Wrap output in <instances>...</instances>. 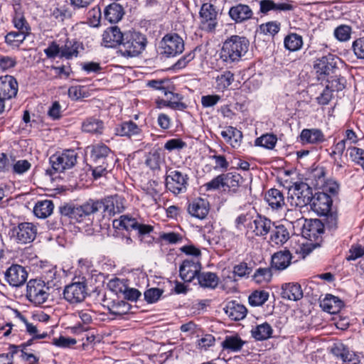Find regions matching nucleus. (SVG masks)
Here are the masks:
<instances>
[{
    "instance_id": "obj_17",
    "label": "nucleus",
    "mask_w": 364,
    "mask_h": 364,
    "mask_svg": "<svg viewBox=\"0 0 364 364\" xmlns=\"http://www.w3.org/2000/svg\"><path fill=\"white\" fill-rule=\"evenodd\" d=\"M228 15L236 23H242L252 19L254 13L250 6L240 3L230 7Z\"/></svg>"
},
{
    "instance_id": "obj_29",
    "label": "nucleus",
    "mask_w": 364,
    "mask_h": 364,
    "mask_svg": "<svg viewBox=\"0 0 364 364\" xmlns=\"http://www.w3.org/2000/svg\"><path fill=\"white\" fill-rule=\"evenodd\" d=\"M171 88L168 85L164 92L167 103H168V107L175 110L183 111L188 106L186 103L181 102L183 97L178 93H173L170 90Z\"/></svg>"
},
{
    "instance_id": "obj_37",
    "label": "nucleus",
    "mask_w": 364,
    "mask_h": 364,
    "mask_svg": "<svg viewBox=\"0 0 364 364\" xmlns=\"http://www.w3.org/2000/svg\"><path fill=\"white\" fill-rule=\"evenodd\" d=\"M242 181V177L236 172L224 173V187L228 188L229 191L233 193L237 192Z\"/></svg>"
},
{
    "instance_id": "obj_22",
    "label": "nucleus",
    "mask_w": 364,
    "mask_h": 364,
    "mask_svg": "<svg viewBox=\"0 0 364 364\" xmlns=\"http://www.w3.org/2000/svg\"><path fill=\"white\" fill-rule=\"evenodd\" d=\"M200 266L191 260H184L179 268L181 278L186 282H191L194 278H198Z\"/></svg>"
},
{
    "instance_id": "obj_20",
    "label": "nucleus",
    "mask_w": 364,
    "mask_h": 364,
    "mask_svg": "<svg viewBox=\"0 0 364 364\" xmlns=\"http://www.w3.org/2000/svg\"><path fill=\"white\" fill-rule=\"evenodd\" d=\"M37 233L36 226L30 223H22L16 230V239L19 243L26 244L32 242Z\"/></svg>"
},
{
    "instance_id": "obj_16",
    "label": "nucleus",
    "mask_w": 364,
    "mask_h": 364,
    "mask_svg": "<svg viewBox=\"0 0 364 364\" xmlns=\"http://www.w3.org/2000/svg\"><path fill=\"white\" fill-rule=\"evenodd\" d=\"M119 46V53L122 56L127 58L136 56V33L135 31L125 33Z\"/></svg>"
},
{
    "instance_id": "obj_15",
    "label": "nucleus",
    "mask_w": 364,
    "mask_h": 364,
    "mask_svg": "<svg viewBox=\"0 0 364 364\" xmlns=\"http://www.w3.org/2000/svg\"><path fill=\"white\" fill-rule=\"evenodd\" d=\"M5 277L10 285L18 287L26 282L28 273L23 267L19 264H12L6 271Z\"/></svg>"
},
{
    "instance_id": "obj_48",
    "label": "nucleus",
    "mask_w": 364,
    "mask_h": 364,
    "mask_svg": "<svg viewBox=\"0 0 364 364\" xmlns=\"http://www.w3.org/2000/svg\"><path fill=\"white\" fill-rule=\"evenodd\" d=\"M82 129L85 132L97 133L102 129V122L95 118L87 119L82 126Z\"/></svg>"
},
{
    "instance_id": "obj_55",
    "label": "nucleus",
    "mask_w": 364,
    "mask_h": 364,
    "mask_svg": "<svg viewBox=\"0 0 364 364\" xmlns=\"http://www.w3.org/2000/svg\"><path fill=\"white\" fill-rule=\"evenodd\" d=\"M78 53L77 46L76 42H71L68 41L64 47L61 48L60 55L63 57H65L68 59L73 58V56H77Z\"/></svg>"
},
{
    "instance_id": "obj_47",
    "label": "nucleus",
    "mask_w": 364,
    "mask_h": 364,
    "mask_svg": "<svg viewBox=\"0 0 364 364\" xmlns=\"http://www.w3.org/2000/svg\"><path fill=\"white\" fill-rule=\"evenodd\" d=\"M348 151L350 160L364 168V149L356 146H350L348 148Z\"/></svg>"
},
{
    "instance_id": "obj_1",
    "label": "nucleus",
    "mask_w": 364,
    "mask_h": 364,
    "mask_svg": "<svg viewBox=\"0 0 364 364\" xmlns=\"http://www.w3.org/2000/svg\"><path fill=\"white\" fill-rule=\"evenodd\" d=\"M250 42L245 36L233 35L223 44L220 56L226 64L239 62L248 51Z\"/></svg>"
},
{
    "instance_id": "obj_39",
    "label": "nucleus",
    "mask_w": 364,
    "mask_h": 364,
    "mask_svg": "<svg viewBox=\"0 0 364 364\" xmlns=\"http://www.w3.org/2000/svg\"><path fill=\"white\" fill-rule=\"evenodd\" d=\"M272 332L273 330L272 326L267 323L257 325L251 331L252 337L257 341L268 339L271 337Z\"/></svg>"
},
{
    "instance_id": "obj_6",
    "label": "nucleus",
    "mask_w": 364,
    "mask_h": 364,
    "mask_svg": "<svg viewBox=\"0 0 364 364\" xmlns=\"http://www.w3.org/2000/svg\"><path fill=\"white\" fill-rule=\"evenodd\" d=\"M161 53L166 57H173L184 50V42L176 33L166 34L160 43Z\"/></svg>"
},
{
    "instance_id": "obj_64",
    "label": "nucleus",
    "mask_w": 364,
    "mask_h": 364,
    "mask_svg": "<svg viewBox=\"0 0 364 364\" xmlns=\"http://www.w3.org/2000/svg\"><path fill=\"white\" fill-rule=\"evenodd\" d=\"M353 52L359 59H364V38L356 39L352 45Z\"/></svg>"
},
{
    "instance_id": "obj_33",
    "label": "nucleus",
    "mask_w": 364,
    "mask_h": 364,
    "mask_svg": "<svg viewBox=\"0 0 364 364\" xmlns=\"http://www.w3.org/2000/svg\"><path fill=\"white\" fill-rule=\"evenodd\" d=\"M270 232V240L276 245H284L290 237L289 232L284 225H274Z\"/></svg>"
},
{
    "instance_id": "obj_30",
    "label": "nucleus",
    "mask_w": 364,
    "mask_h": 364,
    "mask_svg": "<svg viewBox=\"0 0 364 364\" xmlns=\"http://www.w3.org/2000/svg\"><path fill=\"white\" fill-rule=\"evenodd\" d=\"M282 296L291 301H298L303 297V291L298 283H288L282 285Z\"/></svg>"
},
{
    "instance_id": "obj_60",
    "label": "nucleus",
    "mask_w": 364,
    "mask_h": 364,
    "mask_svg": "<svg viewBox=\"0 0 364 364\" xmlns=\"http://www.w3.org/2000/svg\"><path fill=\"white\" fill-rule=\"evenodd\" d=\"M328 84L326 85L328 87L332 92L341 91L345 88L346 80L344 77L335 76V78L327 80Z\"/></svg>"
},
{
    "instance_id": "obj_36",
    "label": "nucleus",
    "mask_w": 364,
    "mask_h": 364,
    "mask_svg": "<svg viewBox=\"0 0 364 364\" xmlns=\"http://www.w3.org/2000/svg\"><path fill=\"white\" fill-rule=\"evenodd\" d=\"M199 284L205 288L215 289L219 282V278L215 273L203 272L198 274Z\"/></svg>"
},
{
    "instance_id": "obj_42",
    "label": "nucleus",
    "mask_w": 364,
    "mask_h": 364,
    "mask_svg": "<svg viewBox=\"0 0 364 364\" xmlns=\"http://www.w3.org/2000/svg\"><path fill=\"white\" fill-rule=\"evenodd\" d=\"M310 179L312 181V185L316 188L319 189L321 186H323L326 180V170L323 166H317L312 170L310 174Z\"/></svg>"
},
{
    "instance_id": "obj_26",
    "label": "nucleus",
    "mask_w": 364,
    "mask_h": 364,
    "mask_svg": "<svg viewBox=\"0 0 364 364\" xmlns=\"http://www.w3.org/2000/svg\"><path fill=\"white\" fill-rule=\"evenodd\" d=\"M326 140L322 131L318 129H304L300 134L302 144H318Z\"/></svg>"
},
{
    "instance_id": "obj_12",
    "label": "nucleus",
    "mask_w": 364,
    "mask_h": 364,
    "mask_svg": "<svg viewBox=\"0 0 364 364\" xmlns=\"http://www.w3.org/2000/svg\"><path fill=\"white\" fill-rule=\"evenodd\" d=\"M274 223L265 216L257 215L247 225V228L257 237H265L270 232Z\"/></svg>"
},
{
    "instance_id": "obj_46",
    "label": "nucleus",
    "mask_w": 364,
    "mask_h": 364,
    "mask_svg": "<svg viewBox=\"0 0 364 364\" xmlns=\"http://www.w3.org/2000/svg\"><path fill=\"white\" fill-rule=\"evenodd\" d=\"M19 6L18 8L15 7V15L13 18V22L16 28L18 31H24L25 33H29L31 31V28L27 23L24 16L23 14L18 11Z\"/></svg>"
},
{
    "instance_id": "obj_49",
    "label": "nucleus",
    "mask_w": 364,
    "mask_h": 364,
    "mask_svg": "<svg viewBox=\"0 0 364 364\" xmlns=\"http://www.w3.org/2000/svg\"><path fill=\"white\" fill-rule=\"evenodd\" d=\"M110 153V149L105 144H97L92 146L91 156L96 162L105 159Z\"/></svg>"
},
{
    "instance_id": "obj_28",
    "label": "nucleus",
    "mask_w": 364,
    "mask_h": 364,
    "mask_svg": "<svg viewBox=\"0 0 364 364\" xmlns=\"http://www.w3.org/2000/svg\"><path fill=\"white\" fill-rule=\"evenodd\" d=\"M225 314L234 321H240L243 319L246 315L247 310L246 307L235 301H229L224 308Z\"/></svg>"
},
{
    "instance_id": "obj_50",
    "label": "nucleus",
    "mask_w": 364,
    "mask_h": 364,
    "mask_svg": "<svg viewBox=\"0 0 364 364\" xmlns=\"http://www.w3.org/2000/svg\"><path fill=\"white\" fill-rule=\"evenodd\" d=\"M277 138L274 134H267L257 138L255 145L264 147L268 149H272L275 146Z\"/></svg>"
},
{
    "instance_id": "obj_21",
    "label": "nucleus",
    "mask_w": 364,
    "mask_h": 364,
    "mask_svg": "<svg viewBox=\"0 0 364 364\" xmlns=\"http://www.w3.org/2000/svg\"><path fill=\"white\" fill-rule=\"evenodd\" d=\"M188 211L193 217L204 219L209 212V203L201 198H195L189 203Z\"/></svg>"
},
{
    "instance_id": "obj_3",
    "label": "nucleus",
    "mask_w": 364,
    "mask_h": 364,
    "mask_svg": "<svg viewBox=\"0 0 364 364\" xmlns=\"http://www.w3.org/2000/svg\"><path fill=\"white\" fill-rule=\"evenodd\" d=\"M199 28L205 32H215L218 25V12L210 3L202 4L199 11Z\"/></svg>"
},
{
    "instance_id": "obj_5",
    "label": "nucleus",
    "mask_w": 364,
    "mask_h": 364,
    "mask_svg": "<svg viewBox=\"0 0 364 364\" xmlns=\"http://www.w3.org/2000/svg\"><path fill=\"white\" fill-rule=\"evenodd\" d=\"M49 287L41 279H31L26 286V297L36 305L43 304L48 299Z\"/></svg>"
},
{
    "instance_id": "obj_59",
    "label": "nucleus",
    "mask_w": 364,
    "mask_h": 364,
    "mask_svg": "<svg viewBox=\"0 0 364 364\" xmlns=\"http://www.w3.org/2000/svg\"><path fill=\"white\" fill-rule=\"evenodd\" d=\"M101 18V10L99 6H95L87 13V20L91 26L97 27L100 25Z\"/></svg>"
},
{
    "instance_id": "obj_61",
    "label": "nucleus",
    "mask_w": 364,
    "mask_h": 364,
    "mask_svg": "<svg viewBox=\"0 0 364 364\" xmlns=\"http://www.w3.org/2000/svg\"><path fill=\"white\" fill-rule=\"evenodd\" d=\"M51 16L60 21H63L65 18H70L71 15L65 6H55L51 11Z\"/></svg>"
},
{
    "instance_id": "obj_52",
    "label": "nucleus",
    "mask_w": 364,
    "mask_h": 364,
    "mask_svg": "<svg viewBox=\"0 0 364 364\" xmlns=\"http://www.w3.org/2000/svg\"><path fill=\"white\" fill-rule=\"evenodd\" d=\"M281 23L277 21H269L259 26V31L264 35H276L280 30Z\"/></svg>"
},
{
    "instance_id": "obj_4",
    "label": "nucleus",
    "mask_w": 364,
    "mask_h": 364,
    "mask_svg": "<svg viewBox=\"0 0 364 364\" xmlns=\"http://www.w3.org/2000/svg\"><path fill=\"white\" fill-rule=\"evenodd\" d=\"M291 196L287 198V201L291 206L303 208L306 205H311L314 195L311 188L306 183H296L293 186Z\"/></svg>"
},
{
    "instance_id": "obj_23",
    "label": "nucleus",
    "mask_w": 364,
    "mask_h": 364,
    "mask_svg": "<svg viewBox=\"0 0 364 364\" xmlns=\"http://www.w3.org/2000/svg\"><path fill=\"white\" fill-rule=\"evenodd\" d=\"M103 306L106 308L109 312L114 316H121L132 312V305L127 301L122 300H112L107 299L103 300Z\"/></svg>"
},
{
    "instance_id": "obj_63",
    "label": "nucleus",
    "mask_w": 364,
    "mask_h": 364,
    "mask_svg": "<svg viewBox=\"0 0 364 364\" xmlns=\"http://www.w3.org/2000/svg\"><path fill=\"white\" fill-rule=\"evenodd\" d=\"M364 255V248L360 245H352L346 257L348 261L355 260Z\"/></svg>"
},
{
    "instance_id": "obj_53",
    "label": "nucleus",
    "mask_w": 364,
    "mask_h": 364,
    "mask_svg": "<svg viewBox=\"0 0 364 364\" xmlns=\"http://www.w3.org/2000/svg\"><path fill=\"white\" fill-rule=\"evenodd\" d=\"M117 132L121 136L130 137L136 133V125L131 121L125 122L117 129Z\"/></svg>"
},
{
    "instance_id": "obj_10",
    "label": "nucleus",
    "mask_w": 364,
    "mask_h": 364,
    "mask_svg": "<svg viewBox=\"0 0 364 364\" xmlns=\"http://www.w3.org/2000/svg\"><path fill=\"white\" fill-rule=\"evenodd\" d=\"M98 211L107 213L109 215L120 213L124 210V200L122 197L115 195L103 200H95Z\"/></svg>"
},
{
    "instance_id": "obj_7",
    "label": "nucleus",
    "mask_w": 364,
    "mask_h": 364,
    "mask_svg": "<svg viewBox=\"0 0 364 364\" xmlns=\"http://www.w3.org/2000/svg\"><path fill=\"white\" fill-rule=\"evenodd\" d=\"M77 154L74 150H65L50 157V163L56 172H63L73 168L77 162Z\"/></svg>"
},
{
    "instance_id": "obj_43",
    "label": "nucleus",
    "mask_w": 364,
    "mask_h": 364,
    "mask_svg": "<svg viewBox=\"0 0 364 364\" xmlns=\"http://www.w3.org/2000/svg\"><path fill=\"white\" fill-rule=\"evenodd\" d=\"M29 34V33H25L22 31H12L5 36V41L9 46L18 47Z\"/></svg>"
},
{
    "instance_id": "obj_8",
    "label": "nucleus",
    "mask_w": 364,
    "mask_h": 364,
    "mask_svg": "<svg viewBox=\"0 0 364 364\" xmlns=\"http://www.w3.org/2000/svg\"><path fill=\"white\" fill-rule=\"evenodd\" d=\"M188 176L179 171H171L166 178V188L174 195L185 193L187 190Z\"/></svg>"
},
{
    "instance_id": "obj_2",
    "label": "nucleus",
    "mask_w": 364,
    "mask_h": 364,
    "mask_svg": "<svg viewBox=\"0 0 364 364\" xmlns=\"http://www.w3.org/2000/svg\"><path fill=\"white\" fill-rule=\"evenodd\" d=\"M62 215L69 218L77 223H83L90 225L93 221V215L99 212L95 200H89L84 204L75 206L66 204L60 208Z\"/></svg>"
},
{
    "instance_id": "obj_38",
    "label": "nucleus",
    "mask_w": 364,
    "mask_h": 364,
    "mask_svg": "<svg viewBox=\"0 0 364 364\" xmlns=\"http://www.w3.org/2000/svg\"><path fill=\"white\" fill-rule=\"evenodd\" d=\"M112 225L114 228H122L127 232H135L136 230V220L125 215L120 216L118 220H114Z\"/></svg>"
},
{
    "instance_id": "obj_35",
    "label": "nucleus",
    "mask_w": 364,
    "mask_h": 364,
    "mask_svg": "<svg viewBox=\"0 0 364 364\" xmlns=\"http://www.w3.org/2000/svg\"><path fill=\"white\" fill-rule=\"evenodd\" d=\"M244 344L245 341L237 335H235L227 336L222 342L221 346L225 350L238 352L242 349Z\"/></svg>"
},
{
    "instance_id": "obj_54",
    "label": "nucleus",
    "mask_w": 364,
    "mask_h": 364,
    "mask_svg": "<svg viewBox=\"0 0 364 364\" xmlns=\"http://www.w3.org/2000/svg\"><path fill=\"white\" fill-rule=\"evenodd\" d=\"M272 270L269 267L259 268L254 274V279L257 283L269 282L272 279Z\"/></svg>"
},
{
    "instance_id": "obj_11",
    "label": "nucleus",
    "mask_w": 364,
    "mask_h": 364,
    "mask_svg": "<svg viewBox=\"0 0 364 364\" xmlns=\"http://www.w3.org/2000/svg\"><path fill=\"white\" fill-rule=\"evenodd\" d=\"M333 200L328 193L316 192L311 198V208L318 215H326L329 213Z\"/></svg>"
},
{
    "instance_id": "obj_56",
    "label": "nucleus",
    "mask_w": 364,
    "mask_h": 364,
    "mask_svg": "<svg viewBox=\"0 0 364 364\" xmlns=\"http://www.w3.org/2000/svg\"><path fill=\"white\" fill-rule=\"evenodd\" d=\"M15 156L4 153L0 154V172H9L12 170Z\"/></svg>"
},
{
    "instance_id": "obj_41",
    "label": "nucleus",
    "mask_w": 364,
    "mask_h": 364,
    "mask_svg": "<svg viewBox=\"0 0 364 364\" xmlns=\"http://www.w3.org/2000/svg\"><path fill=\"white\" fill-rule=\"evenodd\" d=\"M161 162L162 159L158 149L151 150L145 156V164L153 171L159 170Z\"/></svg>"
},
{
    "instance_id": "obj_45",
    "label": "nucleus",
    "mask_w": 364,
    "mask_h": 364,
    "mask_svg": "<svg viewBox=\"0 0 364 364\" xmlns=\"http://www.w3.org/2000/svg\"><path fill=\"white\" fill-rule=\"evenodd\" d=\"M234 81V75L230 71H225L216 77V86L220 90L228 88Z\"/></svg>"
},
{
    "instance_id": "obj_13",
    "label": "nucleus",
    "mask_w": 364,
    "mask_h": 364,
    "mask_svg": "<svg viewBox=\"0 0 364 364\" xmlns=\"http://www.w3.org/2000/svg\"><path fill=\"white\" fill-rule=\"evenodd\" d=\"M324 224L318 219L304 220L301 234L311 240L317 241L323 233Z\"/></svg>"
},
{
    "instance_id": "obj_58",
    "label": "nucleus",
    "mask_w": 364,
    "mask_h": 364,
    "mask_svg": "<svg viewBox=\"0 0 364 364\" xmlns=\"http://www.w3.org/2000/svg\"><path fill=\"white\" fill-rule=\"evenodd\" d=\"M31 167V163L26 159L22 160H16V158L14 161V165L12 167V171L14 173L16 174H23L27 171H28Z\"/></svg>"
},
{
    "instance_id": "obj_27",
    "label": "nucleus",
    "mask_w": 364,
    "mask_h": 364,
    "mask_svg": "<svg viewBox=\"0 0 364 364\" xmlns=\"http://www.w3.org/2000/svg\"><path fill=\"white\" fill-rule=\"evenodd\" d=\"M265 201L272 210H281L285 205V199L283 193L277 189L271 188L267 191L264 196Z\"/></svg>"
},
{
    "instance_id": "obj_19",
    "label": "nucleus",
    "mask_w": 364,
    "mask_h": 364,
    "mask_svg": "<svg viewBox=\"0 0 364 364\" xmlns=\"http://www.w3.org/2000/svg\"><path fill=\"white\" fill-rule=\"evenodd\" d=\"M124 34L117 26H110L102 33V44L107 48H114L119 45L123 40Z\"/></svg>"
},
{
    "instance_id": "obj_18",
    "label": "nucleus",
    "mask_w": 364,
    "mask_h": 364,
    "mask_svg": "<svg viewBox=\"0 0 364 364\" xmlns=\"http://www.w3.org/2000/svg\"><path fill=\"white\" fill-rule=\"evenodd\" d=\"M18 92V82L11 75L0 77V97L9 100L16 97Z\"/></svg>"
},
{
    "instance_id": "obj_34",
    "label": "nucleus",
    "mask_w": 364,
    "mask_h": 364,
    "mask_svg": "<svg viewBox=\"0 0 364 364\" xmlns=\"http://www.w3.org/2000/svg\"><path fill=\"white\" fill-rule=\"evenodd\" d=\"M54 205L51 200H44L37 202L33 208V213L38 218H46L50 216L53 211Z\"/></svg>"
},
{
    "instance_id": "obj_31",
    "label": "nucleus",
    "mask_w": 364,
    "mask_h": 364,
    "mask_svg": "<svg viewBox=\"0 0 364 364\" xmlns=\"http://www.w3.org/2000/svg\"><path fill=\"white\" fill-rule=\"evenodd\" d=\"M124 14L123 7L117 4L112 3L106 6L104 11L105 18L111 23L119 22Z\"/></svg>"
},
{
    "instance_id": "obj_24",
    "label": "nucleus",
    "mask_w": 364,
    "mask_h": 364,
    "mask_svg": "<svg viewBox=\"0 0 364 364\" xmlns=\"http://www.w3.org/2000/svg\"><path fill=\"white\" fill-rule=\"evenodd\" d=\"M259 4V12L267 14L271 11H289L294 9V6L288 2L276 3L273 0H261Z\"/></svg>"
},
{
    "instance_id": "obj_9",
    "label": "nucleus",
    "mask_w": 364,
    "mask_h": 364,
    "mask_svg": "<svg viewBox=\"0 0 364 364\" xmlns=\"http://www.w3.org/2000/svg\"><path fill=\"white\" fill-rule=\"evenodd\" d=\"M338 58L331 54L323 56L316 60L314 68L317 73L318 79L324 78L336 73L337 61Z\"/></svg>"
},
{
    "instance_id": "obj_57",
    "label": "nucleus",
    "mask_w": 364,
    "mask_h": 364,
    "mask_svg": "<svg viewBox=\"0 0 364 364\" xmlns=\"http://www.w3.org/2000/svg\"><path fill=\"white\" fill-rule=\"evenodd\" d=\"M351 28L346 25H341L334 31L335 37L340 41H346L350 38Z\"/></svg>"
},
{
    "instance_id": "obj_40",
    "label": "nucleus",
    "mask_w": 364,
    "mask_h": 364,
    "mask_svg": "<svg viewBox=\"0 0 364 364\" xmlns=\"http://www.w3.org/2000/svg\"><path fill=\"white\" fill-rule=\"evenodd\" d=\"M284 46L290 51H296L303 46L301 36L297 33H290L284 38Z\"/></svg>"
},
{
    "instance_id": "obj_25",
    "label": "nucleus",
    "mask_w": 364,
    "mask_h": 364,
    "mask_svg": "<svg viewBox=\"0 0 364 364\" xmlns=\"http://www.w3.org/2000/svg\"><path fill=\"white\" fill-rule=\"evenodd\" d=\"M291 259L292 255L289 250L278 251L272 256V267L277 270H284L290 265Z\"/></svg>"
},
{
    "instance_id": "obj_51",
    "label": "nucleus",
    "mask_w": 364,
    "mask_h": 364,
    "mask_svg": "<svg viewBox=\"0 0 364 364\" xmlns=\"http://www.w3.org/2000/svg\"><path fill=\"white\" fill-rule=\"evenodd\" d=\"M31 342L32 341L31 340L20 345V347H21L20 357L27 364H37L38 358L33 353L26 351L27 347L31 344Z\"/></svg>"
},
{
    "instance_id": "obj_44",
    "label": "nucleus",
    "mask_w": 364,
    "mask_h": 364,
    "mask_svg": "<svg viewBox=\"0 0 364 364\" xmlns=\"http://www.w3.org/2000/svg\"><path fill=\"white\" fill-rule=\"evenodd\" d=\"M269 299V293L264 290L255 291L248 298L249 304L252 306H260Z\"/></svg>"
},
{
    "instance_id": "obj_14",
    "label": "nucleus",
    "mask_w": 364,
    "mask_h": 364,
    "mask_svg": "<svg viewBox=\"0 0 364 364\" xmlns=\"http://www.w3.org/2000/svg\"><path fill=\"white\" fill-rule=\"evenodd\" d=\"M63 295L70 303L81 302L87 295L86 287L82 282L72 283L65 287Z\"/></svg>"
},
{
    "instance_id": "obj_62",
    "label": "nucleus",
    "mask_w": 364,
    "mask_h": 364,
    "mask_svg": "<svg viewBox=\"0 0 364 364\" xmlns=\"http://www.w3.org/2000/svg\"><path fill=\"white\" fill-rule=\"evenodd\" d=\"M163 291L158 288H151L146 290L144 294V299L149 304L154 303L159 300Z\"/></svg>"
},
{
    "instance_id": "obj_32",
    "label": "nucleus",
    "mask_w": 364,
    "mask_h": 364,
    "mask_svg": "<svg viewBox=\"0 0 364 364\" xmlns=\"http://www.w3.org/2000/svg\"><path fill=\"white\" fill-rule=\"evenodd\" d=\"M343 306V301L337 296L328 294L321 302V307L331 314H335Z\"/></svg>"
}]
</instances>
